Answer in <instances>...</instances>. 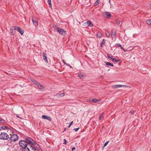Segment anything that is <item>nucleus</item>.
Here are the masks:
<instances>
[{
  "label": "nucleus",
  "mask_w": 151,
  "mask_h": 151,
  "mask_svg": "<svg viewBox=\"0 0 151 151\" xmlns=\"http://www.w3.org/2000/svg\"><path fill=\"white\" fill-rule=\"evenodd\" d=\"M20 146L22 148V151H37L41 149L38 144L32 138L27 137L24 140H21L19 142Z\"/></svg>",
  "instance_id": "f257e3e1"
},
{
  "label": "nucleus",
  "mask_w": 151,
  "mask_h": 151,
  "mask_svg": "<svg viewBox=\"0 0 151 151\" xmlns=\"http://www.w3.org/2000/svg\"><path fill=\"white\" fill-rule=\"evenodd\" d=\"M53 27L60 35L63 36H65L66 35V31L63 29L59 27L58 26L55 25Z\"/></svg>",
  "instance_id": "f03ea898"
},
{
  "label": "nucleus",
  "mask_w": 151,
  "mask_h": 151,
  "mask_svg": "<svg viewBox=\"0 0 151 151\" xmlns=\"http://www.w3.org/2000/svg\"><path fill=\"white\" fill-rule=\"evenodd\" d=\"M9 138V135L6 132H1L0 134V139L7 140Z\"/></svg>",
  "instance_id": "7ed1b4c3"
},
{
  "label": "nucleus",
  "mask_w": 151,
  "mask_h": 151,
  "mask_svg": "<svg viewBox=\"0 0 151 151\" xmlns=\"http://www.w3.org/2000/svg\"><path fill=\"white\" fill-rule=\"evenodd\" d=\"M18 137L15 134H14L11 135L10 138V139L11 141L12 142H15L18 140Z\"/></svg>",
  "instance_id": "20e7f679"
},
{
  "label": "nucleus",
  "mask_w": 151,
  "mask_h": 151,
  "mask_svg": "<svg viewBox=\"0 0 151 151\" xmlns=\"http://www.w3.org/2000/svg\"><path fill=\"white\" fill-rule=\"evenodd\" d=\"M14 29L15 30H17L20 33L21 35H23L24 33V31L22 30L19 27L15 26L14 27Z\"/></svg>",
  "instance_id": "39448f33"
},
{
  "label": "nucleus",
  "mask_w": 151,
  "mask_h": 151,
  "mask_svg": "<svg viewBox=\"0 0 151 151\" xmlns=\"http://www.w3.org/2000/svg\"><path fill=\"white\" fill-rule=\"evenodd\" d=\"M33 82L38 87L39 89H41L44 88V86L37 81L35 80H34L33 81Z\"/></svg>",
  "instance_id": "423d86ee"
},
{
  "label": "nucleus",
  "mask_w": 151,
  "mask_h": 151,
  "mask_svg": "<svg viewBox=\"0 0 151 151\" xmlns=\"http://www.w3.org/2000/svg\"><path fill=\"white\" fill-rule=\"evenodd\" d=\"M107 57L110 60H112V61H114L116 63H118V62H119L121 60L120 59H118L117 60L115 58H112L113 57L112 56L111 57L109 55L107 54Z\"/></svg>",
  "instance_id": "0eeeda50"
},
{
  "label": "nucleus",
  "mask_w": 151,
  "mask_h": 151,
  "mask_svg": "<svg viewBox=\"0 0 151 151\" xmlns=\"http://www.w3.org/2000/svg\"><path fill=\"white\" fill-rule=\"evenodd\" d=\"M32 21L33 24L35 26L38 25L37 20V19L35 17H33L32 19Z\"/></svg>",
  "instance_id": "6e6552de"
},
{
  "label": "nucleus",
  "mask_w": 151,
  "mask_h": 151,
  "mask_svg": "<svg viewBox=\"0 0 151 151\" xmlns=\"http://www.w3.org/2000/svg\"><path fill=\"white\" fill-rule=\"evenodd\" d=\"M116 31L113 32L112 33V34H111V36L112 37V39L115 40L116 39Z\"/></svg>",
  "instance_id": "1a4fd4ad"
},
{
  "label": "nucleus",
  "mask_w": 151,
  "mask_h": 151,
  "mask_svg": "<svg viewBox=\"0 0 151 151\" xmlns=\"http://www.w3.org/2000/svg\"><path fill=\"white\" fill-rule=\"evenodd\" d=\"M6 151H15L14 148L12 145H9L6 150Z\"/></svg>",
  "instance_id": "9d476101"
},
{
  "label": "nucleus",
  "mask_w": 151,
  "mask_h": 151,
  "mask_svg": "<svg viewBox=\"0 0 151 151\" xmlns=\"http://www.w3.org/2000/svg\"><path fill=\"white\" fill-rule=\"evenodd\" d=\"M42 119H47L49 121H50L51 120V119L50 117L47 116L45 115H43L42 116Z\"/></svg>",
  "instance_id": "9b49d317"
},
{
  "label": "nucleus",
  "mask_w": 151,
  "mask_h": 151,
  "mask_svg": "<svg viewBox=\"0 0 151 151\" xmlns=\"http://www.w3.org/2000/svg\"><path fill=\"white\" fill-rule=\"evenodd\" d=\"M42 56L44 60H45V61L47 63L48 62V60L47 59V58L46 56V53L45 52H43Z\"/></svg>",
  "instance_id": "f8f14e48"
},
{
  "label": "nucleus",
  "mask_w": 151,
  "mask_h": 151,
  "mask_svg": "<svg viewBox=\"0 0 151 151\" xmlns=\"http://www.w3.org/2000/svg\"><path fill=\"white\" fill-rule=\"evenodd\" d=\"M104 15V17H109L111 16V14L109 12H105L103 13Z\"/></svg>",
  "instance_id": "ddd939ff"
},
{
  "label": "nucleus",
  "mask_w": 151,
  "mask_h": 151,
  "mask_svg": "<svg viewBox=\"0 0 151 151\" xmlns=\"http://www.w3.org/2000/svg\"><path fill=\"white\" fill-rule=\"evenodd\" d=\"M87 24L88 26H89L90 27H92L93 26L92 22L91 21H88L87 22Z\"/></svg>",
  "instance_id": "4468645a"
},
{
  "label": "nucleus",
  "mask_w": 151,
  "mask_h": 151,
  "mask_svg": "<svg viewBox=\"0 0 151 151\" xmlns=\"http://www.w3.org/2000/svg\"><path fill=\"white\" fill-rule=\"evenodd\" d=\"M112 87L113 88H118L122 87V86L121 85H116L113 86Z\"/></svg>",
  "instance_id": "2eb2a0df"
},
{
  "label": "nucleus",
  "mask_w": 151,
  "mask_h": 151,
  "mask_svg": "<svg viewBox=\"0 0 151 151\" xmlns=\"http://www.w3.org/2000/svg\"><path fill=\"white\" fill-rule=\"evenodd\" d=\"M116 45H117L118 47H120L121 49L123 50L124 51L126 52L127 51V50H125L124 49V48L120 44H116Z\"/></svg>",
  "instance_id": "dca6fc26"
},
{
  "label": "nucleus",
  "mask_w": 151,
  "mask_h": 151,
  "mask_svg": "<svg viewBox=\"0 0 151 151\" xmlns=\"http://www.w3.org/2000/svg\"><path fill=\"white\" fill-rule=\"evenodd\" d=\"M1 129L3 130H6L7 129H10L9 128L5 126H3L1 127Z\"/></svg>",
  "instance_id": "f3484780"
},
{
  "label": "nucleus",
  "mask_w": 151,
  "mask_h": 151,
  "mask_svg": "<svg viewBox=\"0 0 151 151\" xmlns=\"http://www.w3.org/2000/svg\"><path fill=\"white\" fill-rule=\"evenodd\" d=\"M146 23L148 25H151V19L147 20Z\"/></svg>",
  "instance_id": "a211bd4d"
},
{
  "label": "nucleus",
  "mask_w": 151,
  "mask_h": 151,
  "mask_svg": "<svg viewBox=\"0 0 151 151\" xmlns=\"http://www.w3.org/2000/svg\"><path fill=\"white\" fill-rule=\"evenodd\" d=\"M105 64L107 65H109V66H110L111 67H113L114 66L112 64L110 63L109 62H105Z\"/></svg>",
  "instance_id": "6ab92c4d"
},
{
  "label": "nucleus",
  "mask_w": 151,
  "mask_h": 151,
  "mask_svg": "<svg viewBox=\"0 0 151 151\" xmlns=\"http://www.w3.org/2000/svg\"><path fill=\"white\" fill-rule=\"evenodd\" d=\"M6 122V121L4 120L1 118H0V123H5Z\"/></svg>",
  "instance_id": "aec40b11"
},
{
  "label": "nucleus",
  "mask_w": 151,
  "mask_h": 151,
  "mask_svg": "<svg viewBox=\"0 0 151 151\" xmlns=\"http://www.w3.org/2000/svg\"><path fill=\"white\" fill-rule=\"evenodd\" d=\"M47 2L49 5V7L51 8L52 7V6L51 3V0H47Z\"/></svg>",
  "instance_id": "412c9836"
},
{
  "label": "nucleus",
  "mask_w": 151,
  "mask_h": 151,
  "mask_svg": "<svg viewBox=\"0 0 151 151\" xmlns=\"http://www.w3.org/2000/svg\"><path fill=\"white\" fill-rule=\"evenodd\" d=\"M105 41L104 39H103L100 44V45L101 47H102V45L105 43Z\"/></svg>",
  "instance_id": "4be33fe9"
},
{
  "label": "nucleus",
  "mask_w": 151,
  "mask_h": 151,
  "mask_svg": "<svg viewBox=\"0 0 151 151\" xmlns=\"http://www.w3.org/2000/svg\"><path fill=\"white\" fill-rule=\"evenodd\" d=\"M78 76L81 79H82L84 78V75L81 73L78 74Z\"/></svg>",
  "instance_id": "5701e85b"
},
{
  "label": "nucleus",
  "mask_w": 151,
  "mask_h": 151,
  "mask_svg": "<svg viewBox=\"0 0 151 151\" xmlns=\"http://www.w3.org/2000/svg\"><path fill=\"white\" fill-rule=\"evenodd\" d=\"M99 100L97 99H94L92 100V101L94 103H97L98 101Z\"/></svg>",
  "instance_id": "b1692460"
},
{
  "label": "nucleus",
  "mask_w": 151,
  "mask_h": 151,
  "mask_svg": "<svg viewBox=\"0 0 151 151\" xmlns=\"http://www.w3.org/2000/svg\"><path fill=\"white\" fill-rule=\"evenodd\" d=\"M15 33V31H14L13 29H11L10 30V33L11 35H13Z\"/></svg>",
  "instance_id": "393cba45"
},
{
  "label": "nucleus",
  "mask_w": 151,
  "mask_h": 151,
  "mask_svg": "<svg viewBox=\"0 0 151 151\" xmlns=\"http://www.w3.org/2000/svg\"><path fill=\"white\" fill-rule=\"evenodd\" d=\"M106 37H109L110 35V33L108 32L106 33Z\"/></svg>",
  "instance_id": "a878e982"
},
{
  "label": "nucleus",
  "mask_w": 151,
  "mask_h": 151,
  "mask_svg": "<svg viewBox=\"0 0 151 151\" xmlns=\"http://www.w3.org/2000/svg\"><path fill=\"white\" fill-rule=\"evenodd\" d=\"M97 37H98L99 38L101 37L102 36L101 34L100 33H97Z\"/></svg>",
  "instance_id": "bb28decb"
},
{
  "label": "nucleus",
  "mask_w": 151,
  "mask_h": 151,
  "mask_svg": "<svg viewBox=\"0 0 151 151\" xmlns=\"http://www.w3.org/2000/svg\"><path fill=\"white\" fill-rule=\"evenodd\" d=\"M99 4V0H97L95 3L94 5L96 6L98 5Z\"/></svg>",
  "instance_id": "cd10ccee"
},
{
  "label": "nucleus",
  "mask_w": 151,
  "mask_h": 151,
  "mask_svg": "<svg viewBox=\"0 0 151 151\" xmlns=\"http://www.w3.org/2000/svg\"><path fill=\"white\" fill-rule=\"evenodd\" d=\"M58 96H64L65 95V93H62L59 94H58Z\"/></svg>",
  "instance_id": "c85d7f7f"
},
{
  "label": "nucleus",
  "mask_w": 151,
  "mask_h": 151,
  "mask_svg": "<svg viewBox=\"0 0 151 151\" xmlns=\"http://www.w3.org/2000/svg\"><path fill=\"white\" fill-rule=\"evenodd\" d=\"M109 142V141H108L105 143L104 144V147H105L107 145V144Z\"/></svg>",
  "instance_id": "c756f323"
},
{
  "label": "nucleus",
  "mask_w": 151,
  "mask_h": 151,
  "mask_svg": "<svg viewBox=\"0 0 151 151\" xmlns=\"http://www.w3.org/2000/svg\"><path fill=\"white\" fill-rule=\"evenodd\" d=\"M79 129V128H74L73 129V130H74L75 132H77V131Z\"/></svg>",
  "instance_id": "7c9ffc66"
},
{
  "label": "nucleus",
  "mask_w": 151,
  "mask_h": 151,
  "mask_svg": "<svg viewBox=\"0 0 151 151\" xmlns=\"http://www.w3.org/2000/svg\"><path fill=\"white\" fill-rule=\"evenodd\" d=\"M62 61L63 62V63H64V64L66 65H68V64H67L65 62V60H62Z\"/></svg>",
  "instance_id": "2f4dec72"
},
{
  "label": "nucleus",
  "mask_w": 151,
  "mask_h": 151,
  "mask_svg": "<svg viewBox=\"0 0 151 151\" xmlns=\"http://www.w3.org/2000/svg\"><path fill=\"white\" fill-rule=\"evenodd\" d=\"M73 121H72L70 124L68 126V128H69L70 126L71 125L73 124Z\"/></svg>",
  "instance_id": "473e14b6"
},
{
  "label": "nucleus",
  "mask_w": 151,
  "mask_h": 151,
  "mask_svg": "<svg viewBox=\"0 0 151 151\" xmlns=\"http://www.w3.org/2000/svg\"><path fill=\"white\" fill-rule=\"evenodd\" d=\"M66 143H67V141H66V139H64V142H63V144H64V145H66Z\"/></svg>",
  "instance_id": "72a5a7b5"
},
{
  "label": "nucleus",
  "mask_w": 151,
  "mask_h": 151,
  "mask_svg": "<svg viewBox=\"0 0 151 151\" xmlns=\"http://www.w3.org/2000/svg\"><path fill=\"white\" fill-rule=\"evenodd\" d=\"M134 110H132L131 111H130V113L132 114H134Z\"/></svg>",
  "instance_id": "f704fd0d"
},
{
  "label": "nucleus",
  "mask_w": 151,
  "mask_h": 151,
  "mask_svg": "<svg viewBox=\"0 0 151 151\" xmlns=\"http://www.w3.org/2000/svg\"><path fill=\"white\" fill-rule=\"evenodd\" d=\"M122 87H128V86H127L126 85H121Z\"/></svg>",
  "instance_id": "c9c22d12"
},
{
  "label": "nucleus",
  "mask_w": 151,
  "mask_h": 151,
  "mask_svg": "<svg viewBox=\"0 0 151 151\" xmlns=\"http://www.w3.org/2000/svg\"><path fill=\"white\" fill-rule=\"evenodd\" d=\"M121 22L120 21H118L116 22V24H119Z\"/></svg>",
  "instance_id": "e433bc0d"
},
{
  "label": "nucleus",
  "mask_w": 151,
  "mask_h": 151,
  "mask_svg": "<svg viewBox=\"0 0 151 151\" xmlns=\"http://www.w3.org/2000/svg\"><path fill=\"white\" fill-rule=\"evenodd\" d=\"M103 114V113L102 114H101V116L99 117V120H100L101 119V118L103 117V116H102Z\"/></svg>",
  "instance_id": "4c0bfd02"
},
{
  "label": "nucleus",
  "mask_w": 151,
  "mask_h": 151,
  "mask_svg": "<svg viewBox=\"0 0 151 151\" xmlns=\"http://www.w3.org/2000/svg\"><path fill=\"white\" fill-rule=\"evenodd\" d=\"M75 149H76V148H75V147H73V148H72V150L73 151L74 150H75Z\"/></svg>",
  "instance_id": "58836bf2"
},
{
  "label": "nucleus",
  "mask_w": 151,
  "mask_h": 151,
  "mask_svg": "<svg viewBox=\"0 0 151 151\" xmlns=\"http://www.w3.org/2000/svg\"><path fill=\"white\" fill-rule=\"evenodd\" d=\"M68 65H67V66H69L70 68H72V67L69 64H68Z\"/></svg>",
  "instance_id": "ea45409f"
},
{
  "label": "nucleus",
  "mask_w": 151,
  "mask_h": 151,
  "mask_svg": "<svg viewBox=\"0 0 151 151\" xmlns=\"http://www.w3.org/2000/svg\"><path fill=\"white\" fill-rule=\"evenodd\" d=\"M150 9H151V4H150Z\"/></svg>",
  "instance_id": "a19ab883"
},
{
  "label": "nucleus",
  "mask_w": 151,
  "mask_h": 151,
  "mask_svg": "<svg viewBox=\"0 0 151 151\" xmlns=\"http://www.w3.org/2000/svg\"><path fill=\"white\" fill-rule=\"evenodd\" d=\"M17 117H19V118H20V119H21V118H20V117H19V116H17Z\"/></svg>",
  "instance_id": "79ce46f5"
},
{
  "label": "nucleus",
  "mask_w": 151,
  "mask_h": 151,
  "mask_svg": "<svg viewBox=\"0 0 151 151\" xmlns=\"http://www.w3.org/2000/svg\"><path fill=\"white\" fill-rule=\"evenodd\" d=\"M1 130V129H0V131Z\"/></svg>",
  "instance_id": "37998d69"
}]
</instances>
